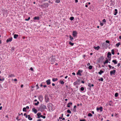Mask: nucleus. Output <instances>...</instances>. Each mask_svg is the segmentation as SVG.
I'll return each instance as SVG.
<instances>
[{"label": "nucleus", "instance_id": "37", "mask_svg": "<svg viewBox=\"0 0 121 121\" xmlns=\"http://www.w3.org/2000/svg\"><path fill=\"white\" fill-rule=\"evenodd\" d=\"M80 90L81 91H83L84 90V88L83 87H82L80 88Z\"/></svg>", "mask_w": 121, "mask_h": 121}, {"label": "nucleus", "instance_id": "5", "mask_svg": "<svg viewBox=\"0 0 121 121\" xmlns=\"http://www.w3.org/2000/svg\"><path fill=\"white\" fill-rule=\"evenodd\" d=\"M102 107H100L99 108H96V110L97 111H98L100 110V112H102Z\"/></svg>", "mask_w": 121, "mask_h": 121}, {"label": "nucleus", "instance_id": "21", "mask_svg": "<svg viewBox=\"0 0 121 121\" xmlns=\"http://www.w3.org/2000/svg\"><path fill=\"white\" fill-rule=\"evenodd\" d=\"M72 103H68L67 105V107L69 108L70 107V105H72Z\"/></svg>", "mask_w": 121, "mask_h": 121}, {"label": "nucleus", "instance_id": "9", "mask_svg": "<svg viewBox=\"0 0 121 121\" xmlns=\"http://www.w3.org/2000/svg\"><path fill=\"white\" fill-rule=\"evenodd\" d=\"M41 113H38L37 114V118H40V116L41 115Z\"/></svg>", "mask_w": 121, "mask_h": 121}, {"label": "nucleus", "instance_id": "10", "mask_svg": "<svg viewBox=\"0 0 121 121\" xmlns=\"http://www.w3.org/2000/svg\"><path fill=\"white\" fill-rule=\"evenodd\" d=\"M47 84L48 85H49L51 84L50 80L48 79L46 81Z\"/></svg>", "mask_w": 121, "mask_h": 121}, {"label": "nucleus", "instance_id": "51", "mask_svg": "<svg viewBox=\"0 0 121 121\" xmlns=\"http://www.w3.org/2000/svg\"><path fill=\"white\" fill-rule=\"evenodd\" d=\"M30 70L32 71H33V69L32 67H31L30 68Z\"/></svg>", "mask_w": 121, "mask_h": 121}, {"label": "nucleus", "instance_id": "64", "mask_svg": "<svg viewBox=\"0 0 121 121\" xmlns=\"http://www.w3.org/2000/svg\"><path fill=\"white\" fill-rule=\"evenodd\" d=\"M119 38L120 39H121V36H120Z\"/></svg>", "mask_w": 121, "mask_h": 121}, {"label": "nucleus", "instance_id": "15", "mask_svg": "<svg viewBox=\"0 0 121 121\" xmlns=\"http://www.w3.org/2000/svg\"><path fill=\"white\" fill-rule=\"evenodd\" d=\"M34 20H39V18L38 17H35L34 18Z\"/></svg>", "mask_w": 121, "mask_h": 121}, {"label": "nucleus", "instance_id": "38", "mask_svg": "<svg viewBox=\"0 0 121 121\" xmlns=\"http://www.w3.org/2000/svg\"><path fill=\"white\" fill-rule=\"evenodd\" d=\"M74 19V18L73 17H70V20L71 21L73 20Z\"/></svg>", "mask_w": 121, "mask_h": 121}, {"label": "nucleus", "instance_id": "35", "mask_svg": "<svg viewBox=\"0 0 121 121\" xmlns=\"http://www.w3.org/2000/svg\"><path fill=\"white\" fill-rule=\"evenodd\" d=\"M69 37H70V40H72L73 39V38L71 36V35H70Z\"/></svg>", "mask_w": 121, "mask_h": 121}, {"label": "nucleus", "instance_id": "2", "mask_svg": "<svg viewBox=\"0 0 121 121\" xmlns=\"http://www.w3.org/2000/svg\"><path fill=\"white\" fill-rule=\"evenodd\" d=\"M49 6V4L48 3H44L43 4L41 7L43 8H46L48 7Z\"/></svg>", "mask_w": 121, "mask_h": 121}, {"label": "nucleus", "instance_id": "28", "mask_svg": "<svg viewBox=\"0 0 121 121\" xmlns=\"http://www.w3.org/2000/svg\"><path fill=\"white\" fill-rule=\"evenodd\" d=\"M69 43L70 45H71V46H73L74 44L73 43H71V42H69Z\"/></svg>", "mask_w": 121, "mask_h": 121}, {"label": "nucleus", "instance_id": "42", "mask_svg": "<svg viewBox=\"0 0 121 121\" xmlns=\"http://www.w3.org/2000/svg\"><path fill=\"white\" fill-rule=\"evenodd\" d=\"M104 24V22H101L100 23V25L101 26H103Z\"/></svg>", "mask_w": 121, "mask_h": 121}, {"label": "nucleus", "instance_id": "23", "mask_svg": "<svg viewBox=\"0 0 121 121\" xmlns=\"http://www.w3.org/2000/svg\"><path fill=\"white\" fill-rule=\"evenodd\" d=\"M112 62L114 63L115 64H117V61L116 60H113L112 61Z\"/></svg>", "mask_w": 121, "mask_h": 121}, {"label": "nucleus", "instance_id": "30", "mask_svg": "<svg viewBox=\"0 0 121 121\" xmlns=\"http://www.w3.org/2000/svg\"><path fill=\"white\" fill-rule=\"evenodd\" d=\"M121 43L120 42H119L118 43L116 44V46L118 47V46Z\"/></svg>", "mask_w": 121, "mask_h": 121}, {"label": "nucleus", "instance_id": "29", "mask_svg": "<svg viewBox=\"0 0 121 121\" xmlns=\"http://www.w3.org/2000/svg\"><path fill=\"white\" fill-rule=\"evenodd\" d=\"M112 53V54L114 55V51L113 49H112L111 50Z\"/></svg>", "mask_w": 121, "mask_h": 121}, {"label": "nucleus", "instance_id": "46", "mask_svg": "<svg viewBox=\"0 0 121 121\" xmlns=\"http://www.w3.org/2000/svg\"><path fill=\"white\" fill-rule=\"evenodd\" d=\"M24 116H26V118L28 116H27V115H26V113H24Z\"/></svg>", "mask_w": 121, "mask_h": 121}, {"label": "nucleus", "instance_id": "50", "mask_svg": "<svg viewBox=\"0 0 121 121\" xmlns=\"http://www.w3.org/2000/svg\"><path fill=\"white\" fill-rule=\"evenodd\" d=\"M43 108L44 109H46V106H45L44 105L43 106Z\"/></svg>", "mask_w": 121, "mask_h": 121}, {"label": "nucleus", "instance_id": "60", "mask_svg": "<svg viewBox=\"0 0 121 121\" xmlns=\"http://www.w3.org/2000/svg\"><path fill=\"white\" fill-rule=\"evenodd\" d=\"M2 108V106H0V110H1Z\"/></svg>", "mask_w": 121, "mask_h": 121}, {"label": "nucleus", "instance_id": "7", "mask_svg": "<svg viewBox=\"0 0 121 121\" xmlns=\"http://www.w3.org/2000/svg\"><path fill=\"white\" fill-rule=\"evenodd\" d=\"M12 37L9 38L7 40L6 42L7 43H8L9 42H10L12 41Z\"/></svg>", "mask_w": 121, "mask_h": 121}, {"label": "nucleus", "instance_id": "6", "mask_svg": "<svg viewBox=\"0 0 121 121\" xmlns=\"http://www.w3.org/2000/svg\"><path fill=\"white\" fill-rule=\"evenodd\" d=\"M77 33L76 31H73V35L74 37L76 36Z\"/></svg>", "mask_w": 121, "mask_h": 121}, {"label": "nucleus", "instance_id": "12", "mask_svg": "<svg viewBox=\"0 0 121 121\" xmlns=\"http://www.w3.org/2000/svg\"><path fill=\"white\" fill-rule=\"evenodd\" d=\"M99 46H98L97 47H94V48L95 49L97 50H98L99 48Z\"/></svg>", "mask_w": 121, "mask_h": 121}, {"label": "nucleus", "instance_id": "63", "mask_svg": "<svg viewBox=\"0 0 121 121\" xmlns=\"http://www.w3.org/2000/svg\"><path fill=\"white\" fill-rule=\"evenodd\" d=\"M67 117H69V114H68L67 115Z\"/></svg>", "mask_w": 121, "mask_h": 121}, {"label": "nucleus", "instance_id": "59", "mask_svg": "<svg viewBox=\"0 0 121 121\" xmlns=\"http://www.w3.org/2000/svg\"><path fill=\"white\" fill-rule=\"evenodd\" d=\"M23 85H21V87L22 88L23 87Z\"/></svg>", "mask_w": 121, "mask_h": 121}, {"label": "nucleus", "instance_id": "3", "mask_svg": "<svg viewBox=\"0 0 121 121\" xmlns=\"http://www.w3.org/2000/svg\"><path fill=\"white\" fill-rule=\"evenodd\" d=\"M116 71L115 70H113V71H111L110 72V73L111 75H112L113 74H115Z\"/></svg>", "mask_w": 121, "mask_h": 121}, {"label": "nucleus", "instance_id": "52", "mask_svg": "<svg viewBox=\"0 0 121 121\" xmlns=\"http://www.w3.org/2000/svg\"><path fill=\"white\" fill-rule=\"evenodd\" d=\"M72 74L74 75H75V73L74 72H73V73H72Z\"/></svg>", "mask_w": 121, "mask_h": 121}, {"label": "nucleus", "instance_id": "24", "mask_svg": "<svg viewBox=\"0 0 121 121\" xmlns=\"http://www.w3.org/2000/svg\"><path fill=\"white\" fill-rule=\"evenodd\" d=\"M98 80L99 81H103L104 79L102 78H101L100 79H99Z\"/></svg>", "mask_w": 121, "mask_h": 121}, {"label": "nucleus", "instance_id": "32", "mask_svg": "<svg viewBox=\"0 0 121 121\" xmlns=\"http://www.w3.org/2000/svg\"><path fill=\"white\" fill-rule=\"evenodd\" d=\"M26 108H24L23 109V111L24 112H26Z\"/></svg>", "mask_w": 121, "mask_h": 121}, {"label": "nucleus", "instance_id": "40", "mask_svg": "<svg viewBox=\"0 0 121 121\" xmlns=\"http://www.w3.org/2000/svg\"><path fill=\"white\" fill-rule=\"evenodd\" d=\"M88 116L89 117H91L92 116V115L91 113H89L88 114Z\"/></svg>", "mask_w": 121, "mask_h": 121}, {"label": "nucleus", "instance_id": "25", "mask_svg": "<svg viewBox=\"0 0 121 121\" xmlns=\"http://www.w3.org/2000/svg\"><path fill=\"white\" fill-rule=\"evenodd\" d=\"M111 53L109 52H108V54H107V57H109V56H111Z\"/></svg>", "mask_w": 121, "mask_h": 121}, {"label": "nucleus", "instance_id": "41", "mask_svg": "<svg viewBox=\"0 0 121 121\" xmlns=\"http://www.w3.org/2000/svg\"><path fill=\"white\" fill-rule=\"evenodd\" d=\"M111 103H112V101H109V106H112V104H111Z\"/></svg>", "mask_w": 121, "mask_h": 121}, {"label": "nucleus", "instance_id": "31", "mask_svg": "<svg viewBox=\"0 0 121 121\" xmlns=\"http://www.w3.org/2000/svg\"><path fill=\"white\" fill-rule=\"evenodd\" d=\"M92 68V66L91 65H89V68L90 69H91Z\"/></svg>", "mask_w": 121, "mask_h": 121}, {"label": "nucleus", "instance_id": "17", "mask_svg": "<svg viewBox=\"0 0 121 121\" xmlns=\"http://www.w3.org/2000/svg\"><path fill=\"white\" fill-rule=\"evenodd\" d=\"M104 72L102 70H100L99 72H98V73L100 74V75H101Z\"/></svg>", "mask_w": 121, "mask_h": 121}, {"label": "nucleus", "instance_id": "54", "mask_svg": "<svg viewBox=\"0 0 121 121\" xmlns=\"http://www.w3.org/2000/svg\"><path fill=\"white\" fill-rule=\"evenodd\" d=\"M17 79H14V81L15 82H16V81H17Z\"/></svg>", "mask_w": 121, "mask_h": 121}, {"label": "nucleus", "instance_id": "13", "mask_svg": "<svg viewBox=\"0 0 121 121\" xmlns=\"http://www.w3.org/2000/svg\"><path fill=\"white\" fill-rule=\"evenodd\" d=\"M27 117L29 120H32V118L30 117V115H28V116Z\"/></svg>", "mask_w": 121, "mask_h": 121}, {"label": "nucleus", "instance_id": "14", "mask_svg": "<svg viewBox=\"0 0 121 121\" xmlns=\"http://www.w3.org/2000/svg\"><path fill=\"white\" fill-rule=\"evenodd\" d=\"M58 80V79L57 78H53L52 79V80L53 82H55L57 81Z\"/></svg>", "mask_w": 121, "mask_h": 121}, {"label": "nucleus", "instance_id": "22", "mask_svg": "<svg viewBox=\"0 0 121 121\" xmlns=\"http://www.w3.org/2000/svg\"><path fill=\"white\" fill-rule=\"evenodd\" d=\"M108 60H106L104 63V65L105 64H106L108 63Z\"/></svg>", "mask_w": 121, "mask_h": 121}, {"label": "nucleus", "instance_id": "18", "mask_svg": "<svg viewBox=\"0 0 121 121\" xmlns=\"http://www.w3.org/2000/svg\"><path fill=\"white\" fill-rule=\"evenodd\" d=\"M18 36V35L15 34L14 35V39H16Z\"/></svg>", "mask_w": 121, "mask_h": 121}, {"label": "nucleus", "instance_id": "36", "mask_svg": "<svg viewBox=\"0 0 121 121\" xmlns=\"http://www.w3.org/2000/svg\"><path fill=\"white\" fill-rule=\"evenodd\" d=\"M40 117H42V118H43L44 119V118H45L46 117L45 116H43V115H41L40 116Z\"/></svg>", "mask_w": 121, "mask_h": 121}, {"label": "nucleus", "instance_id": "49", "mask_svg": "<svg viewBox=\"0 0 121 121\" xmlns=\"http://www.w3.org/2000/svg\"><path fill=\"white\" fill-rule=\"evenodd\" d=\"M108 66L109 67L110 69L112 67V66L110 65H108Z\"/></svg>", "mask_w": 121, "mask_h": 121}, {"label": "nucleus", "instance_id": "62", "mask_svg": "<svg viewBox=\"0 0 121 121\" xmlns=\"http://www.w3.org/2000/svg\"><path fill=\"white\" fill-rule=\"evenodd\" d=\"M81 82L82 83H84V82L83 81H82Z\"/></svg>", "mask_w": 121, "mask_h": 121}, {"label": "nucleus", "instance_id": "20", "mask_svg": "<svg viewBox=\"0 0 121 121\" xmlns=\"http://www.w3.org/2000/svg\"><path fill=\"white\" fill-rule=\"evenodd\" d=\"M59 82L62 84H64V82L62 80L60 81Z\"/></svg>", "mask_w": 121, "mask_h": 121}, {"label": "nucleus", "instance_id": "58", "mask_svg": "<svg viewBox=\"0 0 121 121\" xmlns=\"http://www.w3.org/2000/svg\"><path fill=\"white\" fill-rule=\"evenodd\" d=\"M52 86H54L55 85V84L54 83H52Z\"/></svg>", "mask_w": 121, "mask_h": 121}, {"label": "nucleus", "instance_id": "33", "mask_svg": "<svg viewBox=\"0 0 121 121\" xmlns=\"http://www.w3.org/2000/svg\"><path fill=\"white\" fill-rule=\"evenodd\" d=\"M39 104V101H37V103H35V105H38Z\"/></svg>", "mask_w": 121, "mask_h": 121}, {"label": "nucleus", "instance_id": "45", "mask_svg": "<svg viewBox=\"0 0 121 121\" xmlns=\"http://www.w3.org/2000/svg\"><path fill=\"white\" fill-rule=\"evenodd\" d=\"M4 80V78H3L2 79H0V81H3Z\"/></svg>", "mask_w": 121, "mask_h": 121}, {"label": "nucleus", "instance_id": "57", "mask_svg": "<svg viewBox=\"0 0 121 121\" xmlns=\"http://www.w3.org/2000/svg\"><path fill=\"white\" fill-rule=\"evenodd\" d=\"M26 108H27L28 109H29V107L28 106H27L26 107Z\"/></svg>", "mask_w": 121, "mask_h": 121}, {"label": "nucleus", "instance_id": "26", "mask_svg": "<svg viewBox=\"0 0 121 121\" xmlns=\"http://www.w3.org/2000/svg\"><path fill=\"white\" fill-rule=\"evenodd\" d=\"M14 75L13 74H11L9 76V77H14Z\"/></svg>", "mask_w": 121, "mask_h": 121}, {"label": "nucleus", "instance_id": "4", "mask_svg": "<svg viewBox=\"0 0 121 121\" xmlns=\"http://www.w3.org/2000/svg\"><path fill=\"white\" fill-rule=\"evenodd\" d=\"M82 72V70H79L78 71V72L77 73V75H79L80 76H81V73Z\"/></svg>", "mask_w": 121, "mask_h": 121}, {"label": "nucleus", "instance_id": "19", "mask_svg": "<svg viewBox=\"0 0 121 121\" xmlns=\"http://www.w3.org/2000/svg\"><path fill=\"white\" fill-rule=\"evenodd\" d=\"M88 86L90 87H91V86H94V85L93 84H92L91 85V84L89 83L88 85Z\"/></svg>", "mask_w": 121, "mask_h": 121}, {"label": "nucleus", "instance_id": "61", "mask_svg": "<svg viewBox=\"0 0 121 121\" xmlns=\"http://www.w3.org/2000/svg\"><path fill=\"white\" fill-rule=\"evenodd\" d=\"M90 65V64L89 63H88L87 64V65L88 66H89V65Z\"/></svg>", "mask_w": 121, "mask_h": 121}, {"label": "nucleus", "instance_id": "27", "mask_svg": "<svg viewBox=\"0 0 121 121\" xmlns=\"http://www.w3.org/2000/svg\"><path fill=\"white\" fill-rule=\"evenodd\" d=\"M55 2L57 3H59L60 2V0H56Z\"/></svg>", "mask_w": 121, "mask_h": 121}, {"label": "nucleus", "instance_id": "53", "mask_svg": "<svg viewBox=\"0 0 121 121\" xmlns=\"http://www.w3.org/2000/svg\"><path fill=\"white\" fill-rule=\"evenodd\" d=\"M37 121H41V120L40 119H38L37 120Z\"/></svg>", "mask_w": 121, "mask_h": 121}, {"label": "nucleus", "instance_id": "34", "mask_svg": "<svg viewBox=\"0 0 121 121\" xmlns=\"http://www.w3.org/2000/svg\"><path fill=\"white\" fill-rule=\"evenodd\" d=\"M67 112L68 113H71V112L69 110H68L67 111Z\"/></svg>", "mask_w": 121, "mask_h": 121}, {"label": "nucleus", "instance_id": "1", "mask_svg": "<svg viewBox=\"0 0 121 121\" xmlns=\"http://www.w3.org/2000/svg\"><path fill=\"white\" fill-rule=\"evenodd\" d=\"M49 60L51 62H55V59L54 57L52 55L49 58Z\"/></svg>", "mask_w": 121, "mask_h": 121}, {"label": "nucleus", "instance_id": "48", "mask_svg": "<svg viewBox=\"0 0 121 121\" xmlns=\"http://www.w3.org/2000/svg\"><path fill=\"white\" fill-rule=\"evenodd\" d=\"M120 64H120V63H118V64H117V66L118 67H119V66H120Z\"/></svg>", "mask_w": 121, "mask_h": 121}, {"label": "nucleus", "instance_id": "39", "mask_svg": "<svg viewBox=\"0 0 121 121\" xmlns=\"http://www.w3.org/2000/svg\"><path fill=\"white\" fill-rule=\"evenodd\" d=\"M118 95V94L117 93H116L115 94V97H117Z\"/></svg>", "mask_w": 121, "mask_h": 121}, {"label": "nucleus", "instance_id": "56", "mask_svg": "<svg viewBox=\"0 0 121 121\" xmlns=\"http://www.w3.org/2000/svg\"><path fill=\"white\" fill-rule=\"evenodd\" d=\"M78 2V0H75V3H77Z\"/></svg>", "mask_w": 121, "mask_h": 121}, {"label": "nucleus", "instance_id": "11", "mask_svg": "<svg viewBox=\"0 0 121 121\" xmlns=\"http://www.w3.org/2000/svg\"><path fill=\"white\" fill-rule=\"evenodd\" d=\"M32 110L34 112V113H37V110L35 109V108H33L32 109Z\"/></svg>", "mask_w": 121, "mask_h": 121}, {"label": "nucleus", "instance_id": "8", "mask_svg": "<svg viewBox=\"0 0 121 121\" xmlns=\"http://www.w3.org/2000/svg\"><path fill=\"white\" fill-rule=\"evenodd\" d=\"M43 96L42 95H40L38 96V99L40 100H43Z\"/></svg>", "mask_w": 121, "mask_h": 121}, {"label": "nucleus", "instance_id": "44", "mask_svg": "<svg viewBox=\"0 0 121 121\" xmlns=\"http://www.w3.org/2000/svg\"><path fill=\"white\" fill-rule=\"evenodd\" d=\"M30 19V17H29L28 18V19H25V20L27 21H28Z\"/></svg>", "mask_w": 121, "mask_h": 121}, {"label": "nucleus", "instance_id": "47", "mask_svg": "<svg viewBox=\"0 0 121 121\" xmlns=\"http://www.w3.org/2000/svg\"><path fill=\"white\" fill-rule=\"evenodd\" d=\"M106 42L107 43H109V41L108 40H107L106 41Z\"/></svg>", "mask_w": 121, "mask_h": 121}, {"label": "nucleus", "instance_id": "16", "mask_svg": "<svg viewBox=\"0 0 121 121\" xmlns=\"http://www.w3.org/2000/svg\"><path fill=\"white\" fill-rule=\"evenodd\" d=\"M115 13L114 14V15H116L117 13V10L116 9H115Z\"/></svg>", "mask_w": 121, "mask_h": 121}, {"label": "nucleus", "instance_id": "55", "mask_svg": "<svg viewBox=\"0 0 121 121\" xmlns=\"http://www.w3.org/2000/svg\"><path fill=\"white\" fill-rule=\"evenodd\" d=\"M80 121H86L85 120H80Z\"/></svg>", "mask_w": 121, "mask_h": 121}, {"label": "nucleus", "instance_id": "43", "mask_svg": "<svg viewBox=\"0 0 121 121\" xmlns=\"http://www.w3.org/2000/svg\"><path fill=\"white\" fill-rule=\"evenodd\" d=\"M102 22L104 23L105 22H106L105 19H103L102 20Z\"/></svg>", "mask_w": 121, "mask_h": 121}]
</instances>
